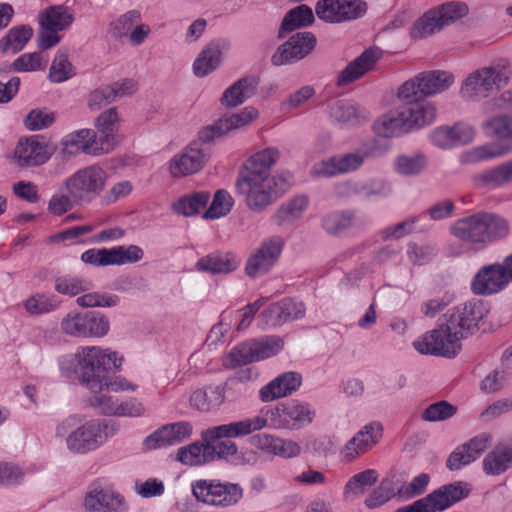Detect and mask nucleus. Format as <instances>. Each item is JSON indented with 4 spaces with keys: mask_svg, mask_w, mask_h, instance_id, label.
Instances as JSON below:
<instances>
[{
    "mask_svg": "<svg viewBox=\"0 0 512 512\" xmlns=\"http://www.w3.org/2000/svg\"><path fill=\"white\" fill-rule=\"evenodd\" d=\"M486 303L472 299L447 310L439 319V325L413 342L416 351L423 355L455 357L460 349L459 342L473 335L488 314Z\"/></svg>",
    "mask_w": 512,
    "mask_h": 512,
    "instance_id": "f257e3e1",
    "label": "nucleus"
},
{
    "mask_svg": "<svg viewBox=\"0 0 512 512\" xmlns=\"http://www.w3.org/2000/svg\"><path fill=\"white\" fill-rule=\"evenodd\" d=\"M75 359V373L80 383L90 391H102L104 388L112 392L136 389V385L125 378H113L109 375L110 372H119L123 362V357L110 348L81 347L77 350Z\"/></svg>",
    "mask_w": 512,
    "mask_h": 512,
    "instance_id": "f03ea898",
    "label": "nucleus"
},
{
    "mask_svg": "<svg viewBox=\"0 0 512 512\" xmlns=\"http://www.w3.org/2000/svg\"><path fill=\"white\" fill-rule=\"evenodd\" d=\"M279 157L277 148L267 147L247 159L236 188L245 195L250 209L260 212L277 199L276 178L271 175V169Z\"/></svg>",
    "mask_w": 512,
    "mask_h": 512,
    "instance_id": "7ed1b4c3",
    "label": "nucleus"
},
{
    "mask_svg": "<svg viewBox=\"0 0 512 512\" xmlns=\"http://www.w3.org/2000/svg\"><path fill=\"white\" fill-rule=\"evenodd\" d=\"M264 423L261 419L250 417L204 430L202 440L208 441L213 449L211 462L215 459H227L230 456H236L238 453L237 445L230 439L250 435L264 428Z\"/></svg>",
    "mask_w": 512,
    "mask_h": 512,
    "instance_id": "20e7f679",
    "label": "nucleus"
},
{
    "mask_svg": "<svg viewBox=\"0 0 512 512\" xmlns=\"http://www.w3.org/2000/svg\"><path fill=\"white\" fill-rule=\"evenodd\" d=\"M108 180L106 170L92 164L75 171L64 181V187L74 199L75 204H90L105 190Z\"/></svg>",
    "mask_w": 512,
    "mask_h": 512,
    "instance_id": "39448f33",
    "label": "nucleus"
},
{
    "mask_svg": "<svg viewBox=\"0 0 512 512\" xmlns=\"http://www.w3.org/2000/svg\"><path fill=\"white\" fill-rule=\"evenodd\" d=\"M315 417V411L309 403L300 400H290L275 407L263 408L260 415L254 416L264 421V427L274 429H300L310 424Z\"/></svg>",
    "mask_w": 512,
    "mask_h": 512,
    "instance_id": "423d86ee",
    "label": "nucleus"
},
{
    "mask_svg": "<svg viewBox=\"0 0 512 512\" xmlns=\"http://www.w3.org/2000/svg\"><path fill=\"white\" fill-rule=\"evenodd\" d=\"M454 83V76L442 70L425 71L404 82L397 97L405 103L423 101L447 90Z\"/></svg>",
    "mask_w": 512,
    "mask_h": 512,
    "instance_id": "0eeeda50",
    "label": "nucleus"
},
{
    "mask_svg": "<svg viewBox=\"0 0 512 512\" xmlns=\"http://www.w3.org/2000/svg\"><path fill=\"white\" fill-rule=\"evenodd\" d=\"M118 429L115 421L91 419L78 426L68 437V450L86 454L102 446Z\"/></svg>",
    "mask_w": 512,
    "mask_h": 512,
    "instance_id": "6e6552de",
    "label": "nucleus"
},
{
    "mask_svg": "<svg viewBox=\"0 0 512 512\" xmlns=\"http://www.w3.org/2000/svg\"><path fill=\"white\" fill-rule=\"evenodd\" d=\"M380 154V148L375 141L363 142L352 152L336 155L322 161L313 168V173L320 177H333L357 171L368 159Z\"/></svg>",
    "mask_w": 512,
    "mask_h": 512,
    "instance_id": "1a4fd4ad",
    "label": "nucleus"
},
{
    "mask_svg": "<svg viewBox=\"0 0 512 512\" xmlns=\"http://www.w3.org/2000/svg\"><path fill=\"white\" fill-rule=\"evenodd\" d=\"M508 79L509 71L505 64L483 67L465 78L460 88V95L466 100H480L488 97L494 88L506 85Z\"/></svg>",
    "mask_w": 512,
    "mask_h": 512,
    "instance_id": "9d476101",
    "label": "nucleus"
},
{
    "mask_svg": "<svg viewBox=\"0 0 512 512\" xmlns=\"http://www.w3.org/2000/svg\"><path fill=\"white\" fill-rule=\"evenodd\" d=\"M284 343L279 336H266L252 339L235 346L224 360V366L234 369L256 361L277 355L283 349Z\"/></svg>",
    "mask_w": 512,
    "mask_h": 512,
    "instance_id": "9b49d317",
    "label": "nucleus"
},
{
    "mask_svg": "<svg viewBox=\"0 0 512 512\" xmlns=\"http://www.w3.org/2000/svg\"><path fill=\"white\" fill-rule=\"evenodd\" d=\"M195 498L208 505L227 507L239 502L243 489L238 484L200 479L192 483Z\"/></svg>",
    "mask_w": 512,
    "mask_h": 512,
    "instance_id": "f8f14e48",
    "label": "nucleus"
},
{
    "mask_svg": "<svg viewBox=\"0 0 512 512\" xmlns=\"http://www.w3.org/2000/svg\"><path fill=\"white\" fill-rule=\"evenodd\" d=\"M366 12L367 3L363 0H318L315 5L316 16L331 24L356 20Z\"/></svg>",
    "mask_w": 512,
    "mask_h": 512,
    "instance_id": "ddd939ff",
    "label": "nucleus"
},
{
    "mask_svg": "<svg viewBox=\"0 0 512 512\" xmlns=\"http://www.w3.org/2000/svg\"><path fill=\"white\" fill-rule=\"evenodd\" d=\"M54 151L43 136L32 135L19 139L14 149V161L21 168L38 167L45 164Z\"/></svg>",
    "mask_w": 512,
    "mask_h": 512,
    "instance_id": "4468645a",
    "label": "nucleus"
},
{
    "mask_svg": "<svg viewBox=\"0 0 512 512\" xmlns=\"http://www.w3.org/2000/svg\"><path fill=\"white\" fill-rule=\"evenodd\" d=\"M193 426L188 421H178L162 425L144 438L142 446L146 451L179 445L189 440Z\"/></svg>",
    "mask_w": 512,
    "mask_h": 512,
    "instance_id": "2eb2a0df",
    "label": "nucleus"
},
{
    "mask_svg": "<svg viewBox=\"0 0 512 512\" xmlns=\"http://www.w3.org/2000/svg\"><path fill=\"white\" fill-rule=\"evenodd\" d=\"M305 305L291 297H285L270 304L259 315V322L264 327H280L288 322L305 316Z\"/></svg>",
    "mask_w": 512,
    "mask_h": 512,
    "instance_id": "dca6fc26",
    "label": "nucleus"
},
{
    "mask_svg": "<svg viewBox=\"0 0 512 512\" xmlns=\"http://www.w3.org/2000/svg\"><path fill=\"white\" fill-rule=\"evenodd\" d=\"M257 117V109L254 107H245L238 113L225 115L212 125L203 127L198 132V139L202 143L213 142L234 129H239L250 124Z\"/></svg>",
    "mask_w": 512,
    "mask_h": 512,
    "instance_id": "f3484780",
    "label": "nucleus"
},
{
    "mask_svg": "<svg viewBox=\"0 0 512 512\" xmlns=\"http://www.w3.org/2000/svg\"><path fill=\"white\" fill-rule=\"evenodd\" d=\"M317 39L312 32H298L279 46L271 58L275 66L297 62L305 58L316 46Z\"/></svg>",
    "mask_w": 512,
    "mask_h": 512,
    "instance_id": "a211bd4d",
    "label": "nucleus"
},
{
    "mask_svg": "<svg viewBox=\"0 0 512 512\" xmlns=\"http://www.w3.org/2000/svg\"><path fill=\"white\" fill-rule=\"evenodd\" d=\"M383 427L377 421L363 426L340 450V456L345 462H353L358 457L370 451L382 438Z\"/></svg>",
    "mask_w": 512,
    "mask_h": 512,
    "instance_id": "6ab92c4d",
    "label": "nucleus"
},
{
    "mask_svg": "<svg viewBox=\"0 0 512 512\" xmlns=\"http://www.w3.org/2000/svg\"><path fill=\"white\" fill-rule=\"evenodd\" d=\"M84 506L87 512H127L123 496L98 481L89 486Z\"/></svg>",
    "mask_w": 512,
    "mask_h": 512,
    "instance_id": "aec40b11",
    "label": "nucleus"
},
{
    "mask_svg": "<svg viewBox=\"0 0 512 512\" xmlns=\"http://www.w3.org/2000/svg\"><path fill=\"white\" fill-rule=\"evenodd\" d=\"M492 443V435L482 432L467 442L457 446L449 455L446 466L451 471H457L476 461Z\"/></svg>",
    "mask_w": 512,
    "mask_h": 512,
    "instance_id": "412c9836",
    "label": "nucleus"
},
{
    "mask_svg": "<svg viewBox=\"0 0 512 512\" xmlns=\"http://www.w3.org/2000/svg\"><path fill=\"white\" fill-rule=\"evenodd\" d=\"M302 375L297 371H285L270 380L259 390L261 402L268 403L292 395L302 385Z\"/></svg>",
    "mask_w": 512,
    "mask_h": 512,
    "instance_id": "4be33fe9",
    "label": "nucleus"
},
{
    "mask_svg": "<svg viewBox=\"0 0 512 512\" xmlns=\"http://www.w3.org/2000/svg\"><path fill=\"white\" fill-rule=\"evenodd\" d=\"M507 286L508 280L500 263L482 267L471 281V291L475 295H494L503 291Z\"/></svg>",
    "mask_w": 512,
    "mask_h": 512,
    "instance_id": "5701e85b",
    "label": "nucleus"
},
{
    "mask_svg": "<svg viewBox=\"0 0 512 512\" xmlns=\"http://www.w3.org/2000/svg\"><path fill=\"white\" fill-rule=\"evenodd\" d=\"M207 161V153L199 142H193L170 161V173L173 177H184L197 173Z\"/></svg>",
    "mask_w": 512,
    "mask_h": 512,
    "instance_id": "b1692460",
    "label": "nucleus"
},
{
    "mask_svg": "<svg viewBox=\"0 0 512 512\" xmlns=\"http://www.w3.org/2000/svg\"><path fill=\"white\" fill-rule=\"evenodd\" d=\"M381 57L382 51L378 47L365 49L339 73L336 81L337 86L344 87L359 80L366 73L374 70Z\"/></svg>",
    "mask_w": 512,
    "mask_h": 512,
    "instance_id": "393cba45",
    "label": "nucleus"
},
{
    "mask_svg": "<svg viewBox=\"0 0 512 512\" xmlns=\"http://www.w3.org/2000/svg\"><path fill=\"white\" fill-rule=\"evenodd\" d=\"M467 484L462 481L449 483L432 491L423 500L433 512L444 511L469 495Z\"/></svg>",
    "mask_w": 512,
    "mask_h": 512,
    "instance_id": "a878e982",
    "label": "nucleus"
},
{
    "mask_svg": "<svg viewBox=\"0 0 512 512\" xmlns=\"http://www.w3.org/2000/svg\"><path fill=\"white\" fill-rule=\"evenodd\" d=\"M467 484L462 481L449 483L432 491L423 500L433 512L444 511L469 495Z\"/></svg>",
    "mask_w": 512,
    "mask_h": 512,
    "instance_id": "bb28decb",
    "label": "nucleus"
},
{
    "mask_svg": "<svg viewBox=\"0 0 512 512\" xmlns=\"http://www.w3.org/2000/svg\"><path fill=\"white\" fill-rule=\"evenodd\" d=\"M61 145L64 152L68 154L83 152L97 156L107 153V147L100 146L97 133L91 129H79L65 135Z\"/></svg>",
    "mask_w": 512,
    "mask_h": 512,
    "instance_id": "cd10ccee",
    "label": "nucleus"
},
{
    "mask_svg": "<svg viewBox=\"0 0 512 512\" xmlns=\"http://www.w3.org/2000/svg\"><path fill=\"white\" fill-rule=\"evenodd\" d=\"M237 383L236 378H231L221 385H209L195 390L190 396V406L200 412L216 411L225 401L226 390Z\"/></svg>",
    "mask_w": 512,
    "mask_h": 512,
    "instance_id": "c85d7f7f",
    "label": "nucleus"
},
{
    "mask_svg": "<svg viewBox=\"0 0 512 512\" xmlns=\"http://www.w3.org/2000/svg\"><path fill=\"white\" fill-rule=\"evenodd\" d=\"M456 238L469 243L475 250L484 249L482 212L457 219L450 227Z\"/></svg>",
    "mask_w": 512,
    "mask_h": 512,
    "instance_id": "c756f323",
    "label": "nucleus"
},
{
    "mask_svg": "<svg viewBox=\"0 0 512 512\" xmlns=\"http://www.w3.org/2000/svg\"><path fill=\"white\" fill-rule=\"evenodd\" d=\"M476 188L495 190L512 183V158L475 173L471 177Z\"/></svg>",
    "mask_w": 512,
    "mask_h": 512,
    "instance_id": "7c9ffc66",
    "label": "nucleus"
},
{
    "mask_svg": "<svg viewBox=\"0 0 512 512\" xmlns=\"http://www.w3.org/2000/svg\"><path fill=\"white\" fill-rule=\"evenodd\" d=\"M512 468V444L499 442L482 461V470L488 476H499Z\"/></svg>",
    "mask_w": 512,
    "mask_h": 512,
    "instance_id": "2f4dec72",
    "label": "nucleus"
},
{
    "mask_svg": "<svg viewBox=\"0 0 512 512\" xmlns=\"http://www.w3.org/2000/svg\"><path fill=\"white\" fill-rule=\"evenodd\" d=\"M329 118L341 127H350L366 120L365 110L344 100H337L329 105Z\"/></svg>",
    "mask_w": 512,
    "mask_h": 512,
    "instance_id": "473e14b6",
    "label": "nucleus"
},
{
    "mask_svg": "<svg viewBox=\"0 0 512 512\" xmlns=\"http://www.w3.org/2000/svg\"><path fill=\"white\" fill-rule=\"evenodd\" d=\"M375 132L386 138L398 137L410 133L403 107L385 113L374 124Z\"/></svg>",
    "mask_w": 512,
    "mask_h": 512,
    "instance_id": "72a5a7b5",
    "label": "nucleus"
},
{
    "mask_svg": "<svg viewBox=\"0 0 512 512\" xmlns=\"http://www.w3.org/2000/svg\"><path fill=\"white\" fill-rule=\"evenodd\" d=\"M402 107L410 132L429 126L436 119V108L431 103L419 101Z\"/></svg>",
    "mask_w": 512,
    "mask_h": 512,
    "instance_id": "f704fd0d",
    "label": "nucleus"
},
{
    "mask_svg": "<svg viewBox=\"0 0 512 512\" xmlns=\"http://www.w3.org/2000/svg\"><path fill=\"white\" fill-rule=\"evenodd\" d=\"M98 142L107 147V153L113 148L115 135L118 132L119 117L116 108L102 112L96 119Z\"/></svg>",
    "mask_w": 512,
    "mask_h": 512,
    "instance_id": "c9c22d12",
    "label": "nucleus"
},
{
    "mask_svg": "<svg viewBox=\"0 0 512 512\" xmlns=\"http://www.w3.org/2000/svg\"><path fill=\"white\" fill-rule=\"evenodd\" d=\"M74 22V13L65 5H52L39 14L40 27H50L57 31L69 28Z\"/></svg>",
    "mask_w": 512,
    "mask_h": 512,
    "instance_id": "e433bc0d",
    "label": "nucleus"
},
{
    "mask_svg": "<svg viewBox=\"0 0 512 512\" xmlns=\"http://www.w3.org/2000/svg\"><path fill=\"white\" fill-rule=\"evenodd\" d=\"M259 81L255 77H245L227 88L221 97V103L226 107H236L251 97Z\"/></svg>",
    "mask_w": 512,
    "mask_h": 512,
    "instance_id": "4c0bfd02",
    "label": "nucleus"
},
{
    "mask_svg": "<svg viewBox=\"0 0 512 512\" xmlns=\"http://www.w3.org/2000/svg\"><path fill=\"white\" fill-rule=\"evenodd\" d=\"M484 248L506 238L510 232L508 221L500 215L482 212Z\"/></svg>",
    "mask_w": 512,
    "mask_h": 512,
    "instance_id": "58836bf2",
    "label": "nucleus"
},
{
    "mask_svg": "<svg viewBox=\"0 0 512 512\" xmlns=\"http://www.w3.org/2000/svg\"><path fill=\"white\" fill-rule=\"evenodd\" d=\"M212 453V446L202 440L179 448L177 460L185 465L200 466L211 462Z\"/></svg>",
    "mask_w": 512,
    "mask_h": 512,
    "instance_id": "ea45409f",
    "label": "nucleus"
},
{
    "mask_svg": "<svg viewBox=\"0 0 512 512\" xmlns=\"http://www.w3.org/2000/svg\"><path fill=\"white\" fill-rule=\"evenodd\" d=\"M339 194H356L364 197L387 196L391 189L383 180H370L368 182L347 181L338 186Z\"/></svg>",
    "mask_w": 512,
    "mask_h": 512,
    "instance_id": "a19ab883",
    "label": "nucleus"
},
{
    "mask_svg": "<svg viewBox=\"0 0 512 512\" xmlns=\"http://www.w3.org/2000/svg\"><path fill=\"white\" fill-rule=\"evenodd\" d=\"M309 205L306 195H298L278 207L272 216L275 224L283 226L299 219Z\"/></svg>",
    "mask_w": 512,
    "mask_h": 512,
    "instance_id": "79ce46f5",
    "label": "nucleus"
},
{
    "mask_svg": "<svg viewBox=\"0 0 512 512\" xmlns=\"http://www.w3.org/2000/svg\"><path fill=\"white\" fill-rule=\"evenodd\" d=\"M33 36V29L29 25L12 27L0 39V53L16 54L20 52Z\"/></svg>",
    "mask_w": 512,
    "mask_h": 512,
    "instance_id": "37998d69",
    "label": "nucleus"
},
{
    "mask_svg": "<svg viewBox=\"0 0 512 512\" xmlns=\"http://www.w3.org/2000/svg\"><path fill=\"white\" fill-rule=\"evenodd\" d=\"M483 129L487 136L495 137L505 144L502 149L505 153L512 150V118L496 116L483 123Z\"/></svg>",
    "mask_w": 512,
    "mask_h": 512,
    "instance_id": "c03bdc74",
    "label": "nucleus"
},
{
    "mask_svg": "<svg viewBox=\"0 0 512 512\" xmlns=\"http://www.w3.org/2000/svg\"><path fill=\"white\" fill-rule=\"evenodd\" d=\"M210 199L208 191H197L183 195L173 203V211L182 216H193L204 209Z\"/></svg>",
    "mask_w": 512,
    "mask_h": 512,
    "instance_id": "a18cd8bd",
    "label": "nucleus"
},
{
    "mask_svg": "<svg viewBox=\"0 0 512 512\" xmlns=\"http://www.w3.org/2000/svg\"><path fill=\"white\" fill-rule=\"evenodd\" d=\"M443 27L439 9L432 8L415 21L410 33L412 38L422 39L440 31Z\"/></svg>",
    "mask_w": 512,
    "mask_h": 512,
    "instance_id": "49530a36",
    "label": "nucleus"
},
{
    "mask_svg": "<svg viewBox=\"0 0 512 512\" xmlns=\"http://www.w3.org/2000/svg\"><path fill=\"white\" fill-rule=\"evenodd\" d=\"M354 212L349 210L333 211L322 218V227L330 235H338L355 225Z\"/></svg>",
    "mask_w": 512,
    "mask_h": 512,
    "instance_id": "de8ad7c7",
    "label": "nucleus"
},
{
    "mask_svg": "<svg viewBox=\"0 0 512 512\" xmlns=\"http://www.w3.org/2000/svg\"><path fill=\"white\" fill-rule=\"evenodd\" d=\"M222 52L217 45H208L201 51L193 64V71L197 77L207 76L214 71L221 62Z\"/></svg>",
    "mask_w": 512,
    "mask_h": 512,
    "instance_id": "09e8293b",
    "label": "nucleus"
},
{
    "mask_svg": "<svg viewBox=\"0 0 512 512\" xmlns=\"http://www.w3.org/2000/svg\"><path fill=\"white\" fill-rule=\"evenodd\" d=\"M314 19L313 11L309 6L305 4L299 5L286 14L281 24L280 33L291 32L296 28L309 26L314 22Z\"/></svg>",
    "mask_w": 512,
    "mask_h": 512,
    "instance_id": "8fccbe9b",
    "label": "nucleus"
},
{
    "mask_svg": "<svg viewBox=\"0 0 512 512\" xmlns=\"http://www.w3.org/2000/svg\"><path fill=\"white\" fill-rule=\"evenodd\" d=\"M505 154V150L493 144L473 147L461 153L459 160L462 164H474L492 160Z\"/></svg>",
    "mask_w": 512,
    "mask_h": 512,
    "instance_id": "3c124183",
    "label": "nucleus"
},
{
    "mask_svg": "<svg viewBox=\"0 0 512 512\" xmlns=\"http://www.w3.org/2000/svg\"><path fill=\"white\" fill-rule=\"evenodd\" d=\"M234 200L230 193L224 189L215 192L210 206L204 213L205 219H219L226 216L232 209Z\"/></svg>",
    "mask_w": 512,
    "mask_h": 512,
    "instance_id": "603ef678",
    "label": "nucleus"
},
{
    "mask_svg": "<svg viewBox=\"0 0 512 512\" xmlns=\"http://www.w3.org/2000/svg\"><path fill=\"white\" fill-rule=\"evenodd\" d=\"M378 473L374 469H367L352 476L344 487V498L350 499L351 494L363 492V488L372 486L377 482Z\"/></svg>",
    "mask_w": 512,
    "mask_h": 512,
    "instance_id": "864d4df0",
    "label": "nucleus"
},
{
    "mask_svg": "<svg viewBox=\"0 0 512 512\" xmlns=\"http://www.w3.org/2000/svg\"><path fill=\"white\" fill-rule=\"evenodd\" d=\"M239 265L237 258H200L196 264L199 271L211 274H226Z\"/></svg>",
    "mask_w": 512,
    "mask_h": 512,
    "instance_id": "5fc2aeb1",
    "label": "nucleus"
},
{
    "mask_svg": "<svg viewBox=\"0 0 512 512\" xmlns=\"http://www.w3.org/2000/svg\"><path fill=\"white\" fill-rule=\"evenodd\" d=\"M59 301L55 296L37 293L24 302L26 311L31 315H40L55 310Z\"/></svg>",
    "mask_w": 512,
    "mask_h": 512,
    "instance_id": "6e6d98bb",
    "label": "nucleus"
},
{
    "mask_svg": "<svg viewBox=\"0 0 512 512\" xmlns=\"http://www.w3.org/2000/svg\"><path fill=\"white\" fill-rule=\"evenodd\" d=\"M457 413V407L448 401L441 400L430 404L424 409L421 418L427 422L445 421Z\"/></svg>",
    "mask_w": 512,
    "mask_h": 512,
    "instance_id": "4d7b16f0",
    "label": "nucleus"
},
{
    "mask_svg": "<svg viewBox=\"0 0 512 512\" xmlns=\"http://www.w3.org/2000/svg\"><path fill=\"white\" fill-rule=\"evenodd\" d=\"M74 75L73 66L66 53L58 52L49 70V79L55 83H61Z\"/></svg>",
    "mask_w": 512,
    "mask_h": 512,
    "instance_id": "13d9d810",
    "label": "nucleus"
},
{
    "mask_svg": "<svg viewBox=\"0 0 512 512\" xmlns=\"http://www.w3.org/2000/svg\"><path fill=\"white\" fill-rule=\"evenodd\" d=\"M423 219V215H414L406 218L405 220L388 226L380 231V236L384 240L399 239L415 230L416 224Z\"/></svg>",
    "mask_w": 512,
    "mask_h": 512,
    "instance_id": "bf43d9fd",
    "label": "nucleus"
},
{
    "mask_svg": "<svg viewBox=\"0 0 512 512\" xmlns=\"http://www.w3.org/2000/svg\"><path fill=\"white\" fill-rule=\"evenodd\" d=\"M426 164L427 160L423 154L400 155L395 160L396 170L402 175L418 174L426 167Z\"/></svg>",
    "mask_w": 512,
    "mask_h": 512,
    "instance_id": "052dcab7",
    "label": "nucleus"
},
{
    "mask_svg": "<svg viewBox=\"0 0 512 512\" xmlns=\"http://www.w3.org/2000/svg\"><path fill=\"white\" fill-rule=\"evenodd\" d=\"M119 300L115 294L91 292L78 297L76 301L81 307H114Z\"/></svg>",
    "mask_w": 512,
    "mask_h": 512,
    "instance_id": "680f3d73",
    "label": "nucleus"
},
{
    "mask_svg": "<svg viewBox=\"0 0 512 512\" xmlns=\"http://www.w3.org/2000/svg\"><path fill=\"white\" fill-rule=\"evenodd\" d=\"M85 321L86 337H103L109 331V319L98 312H86Z\"/></svg>",
    "mask_w": 512,
    "mask_h": 512,
    "instance_id": "e2e57ef3",
    "label": "nucleus"
},
{
    "mask_svg": "<svg viewBox=\"0 0 512 512\" xmlns=\"http://www.w3.org/2000/svg\"><path fill=\"white\" fill-rule=\"evenodd\" d=\"M54 121V113L42 109H33L25 117L24 124L30 131H39L48 128Z\"/></svg>",
    "mask_w": 512,
    "mask_h": 512,
    "instance_id": "0e129e2a",
    "label": "nucleus"
},
{
    "mask_svg": "<svg viewBox=\"0 0 512 512\" xmlns=\"http://www.w3.org/2000/svg\"><path fill=\"white\" fill-rule=\"evenodd\" d=\"M86 313H69L63 318L61 328L64 333L74 337H86Z\"/></svg>",
    "mask_w": 512,
    "mask_h": 512,
    "instance_id": "69168bd1",
    "label": "nucleus"
},
{
    "mask_svg": "<svg viewBox=\"0 0 512 512\" xmlns=\"http://www.w3.org/2000/svg\"><path fill=\"white\" fill-rule=\"evenodd\" d=\"M429 475L422 473L412 479L411 482L403 484L398 489V496L408 500L423 494L429 484Z\"/></svg>",
    "mask_w": 512,
    "mask_h": 512,
    "instance_id": "338daca9",
    "label": "nucleus"
},
{
    "mask_svg": "<svg viewBox=\"0 0 512 512\" xmlns=\"http://www.w3.org/2000/svg\"><path fill=\"white\" fill-rule=\"evenodd\" d=\"M89 289V283L76 277L63 276L55 281V290L61 294L75 296Z\"/></svg>",
    "mask_w": 512,
    "mask_h": 512,
    "instance_id": "774afa93",
    "label": "nucleus"
}]
</instances>
